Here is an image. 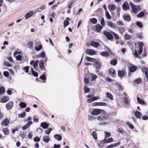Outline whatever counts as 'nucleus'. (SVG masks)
Returning a JSON list of instances; mask_svg holds the SVG:
<instances>
[{
    "mask_svg": "<svg viewBox=\"0 0 148 148\" xmlns=\"http://www.w3.org/2000/svg\"><path fill=\"white\" fill-rule=\"evenodd\" d=\"M106 97L109 98L111 100H112L113 99V96L112 94L110 92H107L106 93Z\"/></svg>",
    "mask_w": 148,
    "mask_h": 148,
    "instance_id": "nucleus-34",
    "label": "nucleus"
},
{
    "mask_svg": "<svg viewBox=\"0 0 148 148\" xmlns=\"http://www.w3.org/2000/svg\"><path fill=\"white\" fill-rule=\"evenodd\" d=\"M94 105L95 106H106L107 104L104 102H95L94 103Z\"/></svg>",
    "mask_w": 148,
    "mask_h": 148,
    "instance_id": "nucleus-18",
    "label": "nucleus"
},
{
    "mask_svg": "<svg viewBox=\"0 0 148 148\" xmlns=\"http://www.w3.org/2000/svg\"><path fill=\"white\" fill-rule=\"evenodd\" d=\"M101 113L104 114L106 113V112L102 109H93V111L91 112V114L93 115H97Z\"/></svg>",
    "mask_w": 148,
    "mask_h": 148,
    "instance_id": "nucleus-3",
    "label": "nucleus"
},
{
    "mask_svg": "<svg viewBox=\"0 0 148 148\" xmlns=\"http://www.w3.org/2000/svg\"><path fill=\"white\" fill-rule=\"evenodd\" d=\"M52 130V129L50 128L48 129L47 130L45 131V133L47 134H50Z\"/></svg>",
    "mask_w": 148,
    "mask_h": 148,
    "instance_id": "nucleus-61",
    "label": "nucleus"
},
{
    "mask_svg": "<svg viewBox=\"0 0 148 148\" xmlns=\"http://www.w3.org/2000/svg\"><path fill=\"white\" fill-rule=\"evenodd\" d=\"M2 131L5 135H8L9 134V130L7 128H3L2 129Z\"/></svg>",
    "mask_w": 148,
    "mask_h": 148,
    "instance_id": "nucleus-35",
    "label": "nucleus"
},
{
    "mask_svg": "<svg viewBox=\"0 0 148 148\" xmlns=\"http://www.w3.org/2000/svg\"><path fill=\"white\" fill-rule=\"evenodd\" d=\"M123 9L124 10H126L129 9L128 3L127 2H125L122 5Z\"/></svg>",
    "mask_w": 148,
    "mask_h": 148,
    "instance_id": "nucleus-20",
    "label": "nucleus"
},
{
    "mask_svg": "<svg viewBox=\"0 0 148 148\" xmlns=\"http://www.w3.org/2000/svg\"><path fill=\"white\" fill-rule=\"evenodd\" d=\"M136 69V68L134 66H133L132 67H130V71L132 72H133L135 71Z\"/></svg>",
    "mask_w": 148,
    "mask_h": 148,
    "instance_id": "nucleus-50",
    "label": "nucleus"
},
{
    "mask_svg": "<svg viewBox=\"0 0 148 148\" xmlns=\"http://www.w3.org/2000/svg\"><path fill=\"white\" fill-rule=\"evenodd\" d=\"M130 5L132 8V12L135 13H136L138 11H139L141 10L139 5H136L132 2L130 3Z\"/></svg>",
    "mask_w": 148,
    "mask_h": 148,
    "instance_id": "nucleus-2",
    "label": "nucleus"
},
{
    "mask_svg": "<svg viewBox=\"0 0 148 148\" xmlns=\"http://www.w3.org/2000/svg\"><path fill=\"white\" fill-rule=\"evenodd\" d=\"M34 13V12L33 11H31L26 13L24 17L26 19H27L31 17L33 14Z\"/></svg>",
    "mask_w": 148,
    "mask_h": 148,
    "instance_id": "nucleus-10",
    "label": "nucleus"
},
{
    "mask_svg": "<svg viewBox=\"0 0 148 148\" xmlns=\"http://www.w3.org/2000/svg\"><path fill=\"white\" fill-rule=\"evenodd\" d=\"M89 21L90 23L93 24H96L97 22V19L95 18H90Z\"/></svg>",
    "mask_w": 148,
    "mask_h": 148,
    "instance_id": "nucleus-33",
    "label": "nucleus"
},
{
    "mask_svg": "<svg viewBox=\"0 0 148 148\" xmlns=\"http://www.w3.org/2000/svg\"><path fill=\"white\" fill-rule=\"evenodd\" d=\"M127 124L129 126L130 128L131 129H133L134 128V127L133 125H132L129 122H127Z\"/></svg>",
    "mask_w": 148,
    "mask_h": 148,
    "instance_id": "nucleus-63",
    "label": "nucleus"
},
{
    "mask_svg": "<svg viewBox=\"0 0 148 148\" xmlns=\"http://www.w3.org/2000/svg\"><path fill=\"white\" fill-rule=\"evenodd\" d=\"M105 133V138H107L110 137L111 136L110 133V132H104Z\"/></svg>",
    "mask_w": 148,
    "mask_h": 148,
    "instance_id": "nucleus-49",
    "label": "nucleus"
},
{
    "mask_svg": "<svg viewBox=\"0 0 148 148\" xmlns=\"http://www.w3.org/2000/svg\"><path fill=\"white\" fill-rule=\"evenodd\" d=\"M106 16V18L109 20L111 19V17L110 15L109 14L108 12V11H106L105 12Z\"/></svg>",
    "mask_w": 148,
    "mask_h": 148,
    "instance_id": "nucleus-47",
    "label": "nucleus"
},
{
    "mask_svg": "<svg viewBox=\"0 0 148 148\" xmlns=\"http://www.w3.org/2000/svg\"><path fill=\"white\" fill-rule=\"evenodd\" d=\"M123 99L124 103L126 104H128L129 100L126 97H124L123 98Z\"/></svg>",
    "mask_w": 148,
    "mask_h": 148,
    "instance_id": "nucleus-54",
    "label": "nucleus"
},
{
    "mask_svg": "<svg viewBox=\"0 0 148 148\" xmlns=\"http://www.w3.org/2000/svg\"><path fill=\"white\" fill-rule=\"evenodd\" d=\"M137 99L139 103L142 105H146L145 102L143 99H140L138 97H137Z\"/></svg>",
    "mask_w": 148,
    "mask_h": 148,
    "instance_id": "nucleus-17",
    "label": "nucleus"
},
{
    "mask_svg": "<svg viewBox=\"0 0 148 148\" xmlns=\"http://www.w3.org/2000/svg\"><path fill=\"white\" fill-rule=\"evenodd\" d=\"M142 72L145 73L148 81V69L145 67H143L142 69Z\"/></svg>",
    "mask_w": 148,
    "mask_h": 148,
    "instance_id": "nucleus-12",
    "label": "nucleus"
},
{
    "mask_svg": "<svg viewBox=\"0 0 148 148\" xmlns=\"http://www.w3.org/2000/svg\"><path fill=\"white\" fill-rule=\"evenodd\" d=\"M69 22L68 21L65 20L64 22V26L65 28L67 26L69 25Z\"/></svg>",
    "mask_w": 148,
    "mask_h": 148,
    "instance_id": "nucleus-55",
    "label": "nucleus"
},
{
    "mask_svg": "<svg viewBox=\"0 0 148 148\" xmlns=\"http://www.w3.org/2000/svg\"><path fill=\"white\" fill-rule=\"evenodd\" d=\"M19 106L21 108H24L26 107V104L23 102H20Z\"/></svg>",
    "mask_w": 148,
    "mask_h": 148,
    "instance_id": "nucleus-43",
    "label": "nucleus"
},
{
    "mask_svg": "<svg viewBox=\"0 0 148 148\" xmlns=\"http://www.w3.org/2000/svg\"><path fill=\"white\" fill-rule=\"evenodd\" d=\"M94 62L95 63L93 64V65L95 67V72L97 73L99 71V69L101 68V64L99 63L97 60Z\"/></svg>",
    "mask_w": 148,
    "mask_h": 148,
    "instance_id": "nucleus-4",
    "label": "nucleus"
},
{
    "mask_svg": "<svg viewBox=\"0 0 148 148\" xmlns=\"http://www.w3.org/2000/svg\"><path fill=\"white\" fill-rule=\"evenodd\" d=\"M40 78L41 80L45 81L46 79V77L45 74H43L40 76Z\"/></svg>",
    "mask_w": 148,
    "mask_h": 148,
    "instance_id": "nucleus-51",
    "label": "nucleus"
},
{
    "mask_svg": "<svg viewBox=\"0 0 148 148\" xmlns=\"http://www.w3.org/2000/svg\"><path fill=\"white\" fill-rule=\"evenodd\" d=\"M120 144V142H118L116 143H114L109 145L107 147V148H112L114 147H115L119 145Z\"/></svg>",
    "mask_w": 148,
    "mask_h": 148,
    "instance_id": "nucleus-15",
    "label": "nucleus"
},
{
    "mask_svg": "<svg viewBox=\"0 0 148 148\" xmlns=\"http://www.w3.org/2000/svg\"><path fill=\"white\" fill-rule=\"evenodd\" d=\"M92 136L93 138L95 140H97V134L95 132H93L92 134Z\"/></svg>",
    "mask_w": 148,
    "mask_h": 148,
    "instance_id": "nucleus-48",
    "label": "nucleus"
},
{
    "mask_svg": "<svg viewBox=\"0 0 148 148\" xmlns=\"http://www.w3.org/2000/svg\"><path fill=\"white\" fill-rule=\"evenodd\" d=\"M135 83L136 84H140L142 83V79L140 78H138L135 80Z\"/></svg>",
    "mask_w": 148,
    "mask_h": 148,
    "instance_id": "nucleus-46",
    "label": "nucleus"
},
{
    "mask_svg": "<svg viewBox=\"0 0 148 148\" xmlns=\"http://www.w3.org/2000/svg\"><path fill=\"white\" fill-rule=\"evenodd\" d=\"M100 55L103 57H108L109 56V53L107 51H103L100 53Z\"/></svg>",
    "mask_w": 148,
    "mask_h": 148,
    "instance_id": "nucleus-28",
    "label": "nucleus"
},
{
    "mask_svg": "<svg viewBox=\"0 0 148 148\" xmlns=\"http://www.w3.org/2000/svg\"><path fill=\"white\" fill-rule=\"evenodd\" d=\"M125 73L124 72L121 70H119L118 71V74L119 77H122L124 75Z\"/></svg>",
    "mask_w": 148,
    "mask_h": 148,
    "instance_id": "nucleus-32",
    "label": "nucleus"
},
{
    "mask_svg": "<svg viewBox=\"0 0 148 148\" xmlns=\"http://www.w3.org/2000/svg\"><path fill=\"white\" fill-rule=\"evenodd\" d=\"M50 138L47 136H44L43 137V141L45 143H48L50 140Z\"/></svg>",
    "mask_w": 148,
    "mask_h": 148,
    "instance_id": "nucleus-21",
    "label": "nucleus"
},
{
    "mask_svg": "<svg viewBox=\"0 0 148 148\" xmlns=\"http://www.w3.org/2000/svg\"><path fill=\"white\" fill-rule=\"evenodd\" d=\"M38 60L35 61L32 60L30 62V64L31 65H33L34 68L35 69L38 66Z\"/></svg>",
    "mask_w": 148,
    "mask_h": 148,
    "instance_id": "nucleus-9",
    "label": "nucleus"
},
{
    "mask_svg": "<svg viewBox=\"0 0 148 148\" xmlns=\"http://www.w3.org/2000/svg\"><path fill=\"white\" fill-rule=\"evenodd\" d=\"M9 121L7 119H5L4 120L2 121L1 123V125H5L7 126L8 125L9 123Z\"/></svg>",
    "mask_w": 148,
    "mask_h": 148,
    "instance_id": "nucleus-11",
    "label": "nucleus"
},
{
    "mask_svg": "<svg viewBox=\"0 0 148 148\" xmlns=\"http://www.w3.org/2000/svg\"><path fill=\"white\" fill-rule=\"evenodd\" d=\"M115 70L114 69H110L109 71V73L111 75V77H114L115 75Z\"/></svg>",
    "mask_w": 148,
    "mask_h": 148,
    "instance_id": "nucleus-27",
    "label": "nucleus"
},
{
    "mask_svg": "<svg viewBox=\"0 0 148 148\" xmlns=\"http://www.w3.org/2000/svg\"><path fill=\"white\" fill-rule=\"evenodd\" d=\"M97 119L100 121L99 124L101 125H106L110 122L109 115L105 113L98 116Z\"/></svg>",
    "mask_w": 148,
    "mask_h": 148,
    "instance_id": "nucleus-1",
    "label": "nucleus"
},
{
    "mask_svg": "<svg viewBox=\"0 0 148 148\" xmlns=\"http://www.w3.org/2000/svg\"><path fill=\"white\" fill-rule=\"evenodd\" d=\"M86 54L90 55H93L95 54L96 51L92 49H87L86 51Z\"/></svg>",
    "mask_w": 148,
    "mask_h": 148,
    "instance_id": "nucleus-7",
    "label": "nucleus"
},
{
    "mask_svg": "<svg viewBox=\"0 0 148 148\" xmlns=\"http://www.w3.org/2000/svg\"><path fill=\"white\" fill-rule=\"evenodd\" d=\"M124 38L125 39L128 40L131 38V37L129 35L125 34L124 36Z\"/></svg>",
    "mask_w": 148,
    "mask_h": 148,
    "instance_id": "nucleus-64",
    "label": "nucleus"
},
{
    "mask_svg": "<svg viewBox=\"0 0 148 148\" xmlns=\"http://www.w3.org/2000/svg\"><path fill=\"white\" fill-rule=\"evenodd\" d=\"M107 26L109 27L113 28H114L115 27V25L114 24L110 21H108L107 22Z\"/></svg>",
    "mask_w": 148,
    "mask_h": 148,
    "instance_id": "nucleus-22",
    "label": "nucleus"
},
{
    "mask_svg": "<svg viewBox=\"0 0 148 148\" xmlns=\"http://www.w3.org/2000/svg\"><path fill=\"white\" fill-rule=\"evenodd\" d=\"M103 140L105 143H106L112 142L113 140V139L112 138H110L108 139L105 138Z\"/></svg>",
    "mask_w": 148,
    "mask_h": 148,
    "instance_id": "nucleus-30",
    "label": "nucleus"
},
{
    "mask_svg": "<svg viewBox=\"0 0 148 148\" xmlns=\"http://www.w3.org/2000/svg\"><path fill=\"white\" fill-rule=\"evenodd\" d=\"M44 62L42 60H41L40 61L39 66L40 68L42 70H43L44 68Z\"/></svg>",
    "mask_w": 148,
    "mask_h": 148,
    "instance_id": "nucleus-31",
    "label": "nucleus"
},
{
    "mask_svg": "<svg viewBox=\"0 0 148 148\" xmlns=\"http://www.w3.org/2000/svg\"><path fill=\"white\" fill-rule=\"evenodd\" d=\"M118 30L119 32L122 34L124 31V28L123 27H120L118 28Z\"/></svg>",
    "mask_w": 148,
    "mask_h": 148,
    "instance_id": "nucleus-44",
    "label": "nucleus"
},
{
    "mask_svg": "<svg viewBox=\"0 0 148 148\" xmlns=\"http://www.w3.org/2000/svg\"><path fill=\"white\" fill-rule=\"evenodd\" d=\"M144 14L145 13L144 12H141L137 15V16L138 18H141L143 17Z\"/></svg>",
    "mask_w": 148,
    "mask_h": 148,
    "instance_id": "nucleus-45",
    "label": "nucleus"
},
{
    "mask_svg": "<svg viewBox=\"0 0 148 148\" xmlns=\"http://www.w3.org/2000/svg\"><path fill=\"white\" fill-rule=\"evenodd\" d=\"M5 92V88L3 86H1L0 88V95H2Z\"/></svg>",
    "mask_w": 148,
    "mask_h": 148,
    "instance_id": "nucleus-36",
    "label": "nucleus"
},
{
    "mask_svg": "<svg viewBox=\"0 0 148 148\" xmlns=\"http://www.w3.org/2000/svg\"><path fill=\"white\" fill-rule=\"evenodd\" d=\"M84 90L85 93H86L89 91L90 89L87 87L85 86L84 88Z\"/></svg>",
    "mask_w": 148,
    "mask_h": 148,
    "instance_id": "nucleus-57",
    "label": "nucleus"
},
{
    "mask_svg": "<svg viewBox=\"0 0 148 148\" xmlns=\"http://www.w3.org/2000/svg\"><path fill=\"white\" fill-rule=\"evenodd\" d=\"M88 77L89 78L91 79V81H95L97 77V76L96 75L92 73H89Z\"/></svg>",
    "mask_w": 148,
    "mask_h": 148,
    "instance_id": "nucleus-6",
    "label": "nucleus"
},
{
    "mask_svg": "<svg viewBox=\"0 0 148 148\" xmlns=\"http://www.w3.org/2000/svg\"><path fill=\"white\" fill-rule=\"evenodd\" d=\"M4 65H6L8 67H10L12 66V65L10 64L8 62L5 61L4 63Z\"/></svg>",
    "mask_w": 148,
    "mask_h": 148,
    "instance_id": "nucleus-58",
    "label": "nucleus"
},
{
    "mask_svg": "<svg viewBox=\"0 0 148 148\" xmlns=\"http://www.w3.org/2000/svg\"><path fill=\"white\" fill-rule=\"evenodd\" d=\"M102 26H101L100 25L98 24L96 25L95 27V28L97 32H101V30L102 29Z\"/></svg>",
    "mask_w": 148,
    "mask_h": 148,
    "instance_id": "nucleus-23",
    "label": "nucleus"
},
{
    "mask_svg": "<svg viewBox=\"0 0 148 148\" xmlns=\"http://www.w3.org/2000/svg\"><path fill=\"white\" fill-rule=\"evenodd\" d=\"M26 113L25 112H23L22 113L19 114L18 116L20 118H23L26 115Z\"/></svg>",
    "mask_w": 148,
    "mask_h": 148,
    "instance_id": "nucleus-53",
    "label": "nucleus"
},
{
    "mask_svg": "<svg viewBox=\"0 0 148 148\" xmlns=\"http://www.w3.org/2000/svg\"><path fill=\"white\" fill-rule=\"evenodd\" d=\"M123 18L124 20L127 21L128 22H129L131 21V17L129 15L127 14H125L123 15Z\"/></svg>",
    "mask_w": 148,
    "mask_h": 148,
    "instance_id": "nucleus-16",
    "label": "nucleus"
},
{
    "mask_svg": "<svg viewBox=\"0 0 148 148\" xmlns=\"http://www.w3.org/2000/svg\"><path fill=\"white\" fill-rule=\"evenodd\" d=\"M54 137L55 139L58 141H60L62 139V136L58 134L54 135Z\"/></svg>",
    "mask_w": 148,
    "mask_h": 148,
    "instance_id": "nucleus-29",
    "label": "nucleus"
},
{
    "mask_svg": "<svg viewBox=\"0 0 148 148\" xmlns=\"http://www.w3.org/2000/svg\"><path fill=\"white\" fill-rule=\"evenodd\" d=\"M86 60L88 62H95L97 60L96 59L91 58L89 57H86Z\"/></svg>",
    "mask_w": 148,
    "mask_h": 148,
    "instance_id": "nucleus-26",
    "label": "nucleus"
},
{
    "mask_svg": "<svg viewBox=\"0 0 148 148\" xmlns=\"http://www.w3.org/2000/svg\"><path fill=\"white\" fill-rule=\"evenodd\" d=\"M9 97H8L4 96L2 97L0 100V102L2 103H5L9 100Z\"/></svg>",
    "mask_w": 148,
    "mask_h": 148,
    "instance_id": "nucleus-13",
    "label": "nucleus"
},
{
    "mask_svg": "<svg viewBox=\"0 0 148 148\" xmlns=\"http://www.w3.org/2000/svg\"><path fill=\"white\" fill-rule=\"evenodd\" d=\"M116 8V6L114 4L109 5L108 7V8L110 11L114 10Z\"/></svg>",
    "mask_w": 148,
    "mask_h": 148,
    "instance_id": "nucleus-25",
    "label": "nucleus"
},
{
    "mask_svg": "<svg viewBox=\"0 0 148 148\" xmlns=\"http://www.w3.org/2000/svg\"><path fill=\"white\" fill-rule=\"evenodd\" d=\"M40 126L43 129H45L48 128L49 126V124L47 122H43L41 123Z\"/></svg>",
    "mask_w": 148,
    "mask_h": 148,
    "instance_id": "nucleus-19",
    "label": "nucleus"
},
{
    "mask_svg": "<svg viewBox=\"0 0 148 148\" xmlns=\"http://www.w3.org/2000/svg\"><path fill=\"white\" fill-rule=\"evenodd\" d=\"M14 103L12 101L9 102L6 105V107L8 110H10L13 107Z\"/></svg>",
    "mask_w": 148,
    "mask_h": 148,
    "instance_id": "nucleus-14",
    "label": "nucleus"
},
{
    "mask_svg": "<svg viewBox=\"0 0 148 148\" xmlns=\"http://www.w3.org/2000/svg\"><path fill=\"white\" fill-rule=\"evenodd\" d=\"M42 46L41 45H38L36 46L35 47V50L36 51H38L40 50L41 49H42Z\"/></svg>",
    "mask_w": 148,
    "mask_h": 148,
    "instance_id": "nucleus-42",
    "label": "nucleus"
},
{
    "mask_svg": "<svg viewBox=\"0 0 148 148\" xmlns=\"http://www.w3.org/2000/svg\"><path fill=\"white\" fill-rule=\"evenodd\" d=\"M110 32V33L114 36V38L115 39H119V37L116 34L112 31H111Z\"/></svg>",
    "mask_w": 148,
    "mask_h": 148,
    "instance_id": "nucleus-40",
    "label": "nucleus"
},
{
    "mask_svg": "<svg viewBox=\"0 0 148 148\" xmlns=\"http://www.w3.org/2000/svg\"><path fill=\"white\" fill-rule=\"evenodd\" d=\"M15 57L16 60L18 61H21L22 59V57L21 55H18Z\"/></svg>",
    "mask_w": 148,
    "mask_h": 148,
    "instance_id": "nucleus-56",
    "label": "nucleus"
},
{
    "mask_svg": "<svg viewBox=\"0 0 148 148\" xmlns=\"http://www.w3.org/2000/svg\"><path fill=\"white\" fill-rule=\"evenodd\" d=\"M40 57L42 58H44L45 57V53L44 51H42L40 53Z\"/></svg>",
    "mask_w": 148,
    "mask_h": 148,
    "instance_id": "nucleus-62",
    "label": "nucleus"
},
{
    "mask_svg": "<svg viewBox=\"0 0 148 148\" xmlns=\"http://www.w3.org/2000/svg\"><path fill=\"white\" fill-rule=\"evenodd\" d=\"M135 115L137 117L139 118L142 115V114L140 112L136 111L135 112Z\"/></svg>",
    "mask_w": 148,
    "mask_h": 148,
    "instance_id": "nucleus-39",
    "label": "nucleus"
},
{
    "mask_svg": "<svg viewBox=\"0 0 148 148\" xmlns=\"http://www.w3.org/2000/svg\"><path fill=\"white\" fill-rule=\"evenodd\" d=\"M105 143L103 140H101L100 142V143L98 144V146L99 148H102L104 146V144Z\"/></svg>",
    "mask_w": 148,
    "mask_h": 148,
    "instance_id": "nucleus-38",
    "label": "nucleus"
},
{
    "mask_svg": "<svg viewBox=\"0 0 148 148\" xmlns=\"http://www.w3.org/2000/svg\"><path fill=\"white\" fill-rule=\"evenodd\" d=\"M117 24L120 26H123V22L119 20L117 21Z\"/></svg>",
    "mask_w": 148,
    "mask_h": 148,
    "instance_id": "nucleus-59",
    "label": "nucleus"
},
{
    "mask_svg": "<svg viewBox=\"0 0 148 148\" xmlns=\"http://www.w3.org/2000/svg\"><path fill=\"white\" fill-rule=\"evenodd\" d=\"M27 46L28 48L32 49L33 48V43L32 42H29L27 43Z\"/></svg>",
    "mask_w": 148,
    "mask_h": 148,
    "instance_id": "nucleus-37",
    "label": "nucleus"
},
{
    "mask_svg": "<svg viewBox=\"0 0 148 148\" xmlns=\"http://www.w3.org/2000/svg\"><path fill=\"white\" fill-rule=\"evenodd\" d=\"M103 34L109 40H111L113 38L112 34L106 31L103 32Z\"/></svg>",
    "mask_w": 148,
    "mask_h": 148,
    "instance_id": "nucleus-5",
    "label": "nucleus"
},
{
    "mask_svg": "<svg viewBox=\"0 0 148 148\" xmlns=\"http://www.w3.org/2000/svg\"><path fill=\"white\" fill-rule=\"evenodd\" d=\"M91 45L94 47L97 48L99 45V44L97 42L92 41L91 43Z\"/></svg>",
    "mask_w": 148,
    "mask_h": 148,
    "instance_id": "nucleus-24",
    "label": "nucleus"
},
{
    "mask_svg": "<svg viewBox=\"0 0 148 148\" xmlns=\"http://www.w3.org/2000/svg\"><path fill=\"white\" fill-rule=\"evenodd\" d=\"M110 63L111 65L115 66L117 63V61L116 60L114 59L110 61Z\"/></svg>",
    "mask_w": 148,
    "mask_h": 148,
    "instance_id": "nucleus-41",
    "label": "nucleus"
},
{
    "mask_svg": "<svg viewBox=\"0 0 148 148\" xmlns=\"http://www.w3.org/2000/svg\"><path fill=\"white\" fill-rule=\"evenodd\" d=\"M22 53V52L21 51H15L14 53V57H15L17 54H21Z\"/></svg>",
    "mask_w": 148,
    "mask_h": 148,
    "instance_id": "nucleus-60",
    "label": "nucleus"
},
{
    "mask_svg": "<svg viewBox=\"0 0 148 148\" xmlns=\"http://www.w3.org/2000/svg\"><path fill=\"white\" fill-rule=\"evenodd\" d=\"M136 25L140 28L143 27V25L141 23L140 21H138L136 23Z\"/></svg>",
    "mask_w": 148,
    "mask_h": 148,
    "instance_id": "nucleus-52",
    "label": "nucleus"
},
{
    "mask_svg": "<svg viewBox=\"0 0 148 148\" xmlns=\"http://www.w3.org/2000/svg\"><path fill=\"white\" fill-rule=\"evenodd\" d=\"M100 99V97L99 96L93 97L91 98L88 99L87 100V101L88 103H90Z\"/></svg>",
    "mask_w": 148,
    "mask_h": 148,
    "instance_id": "nucleus-8",
    "label": "nucleus"
}]
</instances>
